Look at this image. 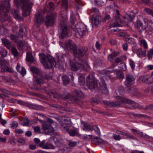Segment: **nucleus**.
Returning a JSON list of instances; mask_svg holds the SVG:
<instances>
[{
	"label": "nucleus",
	"mask_w": 153,
	"mask_h": 153,
	"mask_svg": "<svg viewBox=\"0 0 153 153\" xmlns=\"http://www.w3.org/2000/svg\"><path fill=\"white\" fill-rule=\"evenodd\" d=\"M62 119L64 121L61 125V129L68 131L71 136H74L78 135L79 132V129L74 128L71 126V122L70 118L64 117Z\"/></svg>",
	"instance_id": "nucleus-1"
},
{
	"label": "nucleus",
	"mask_w": 153,
	"mask_h": 153,
	"mask_svg": "<svg viewBox=\"0 0 153 153\" xmlns=\"http://www.w3.org/2000/svg\"><path fill=\"white\" fill-rule=\"evenodd\" d=\"M74 18L73 15H71L70 21L71 24V28L74 31L77 32L80 37H82L87 33L88 30L86 26L82 22H78L75 25Z\"/></svg>",
	"instance_id": "nucleus-2"
},
{
	"label": "nucleus",
	"mask_w": 153,
	"mask_h": 153,
	"mask_svg": "<svg viewBox=\"0 0 153 153\" xmlns=\"http://www.w3.org/2000/svg\"><path fill=\"white\" fill-rule=\"evenodd\" d=\"M15 4L18 8L23 9V15L25 16L30 15L31 5L28 0H14Z\"/></svg>",
	"instance_id": "nucleus-3"
},
{
	"label": "nucleus",
	"mask_w": 153,
	"mask_h": 153,
	"mask_svg": "<svg viewBox=\"0 0 153 153\" xmlns=\"http://www.w3.org/2000/svg\"><path fill=\"white\" fill-rule=\"evenodd\" d=\"M4 1L0 4V15L2 21H10V17L8 13L10 5V0H4Z\"/></svg>",
	"instance_id": "nucleus-4"
},
{
	"label": "nucleus",
	"mask_w": 153,
	"mask_h": 153,
	"mask_svg": "<svg viewBox=\"0 0 153 153\" xmlns=\"http://www.w3.org/2000/svg\"><path fill=\"white\" fill-rule=\"evenodd\" d=\"M65 47L68 50H73L74 54L75 57L77 58L82 57L87 50V48L86 47L84 48V49H79L78 51L75 50V44L71 40H69L66 42Z\"/></svg>",
	"instance_id": "nucleus-5"
},
{
	"label": "nucleus",
	"mask_w": 153,
	"mask_h": 153,
	"mask_svg": "<svg viewBox=\"0 0 153 153\" xmlns=\"http://www.w3.org/2000/svg\"><path fill=\"white\" fill-rule=\"evenodd\" d=\"M117 101L115 102H110V101H102V103L107 106L116 107L122 104H133L134 102L126 98L119 96L115 97Z\"/></svg>",
	"instance_id": "nucleus-6"
},
{
	"label": "nucleus",
	"mask_w": 153,
	"mask_h": 153,
	"mask_svg": "<svg viewBox=\"0 0 153 153\" xmlns=\"http://www.w3.org/2000/svg\"><path fill=\"white\" fill-rule=\"evenodd\" d=\"M66 17H62L60 22L59 27L62 29L61 36L63 38L66 36H69L71 34L69 30V27L66 22Z\"/></svg>",
	"instance_id": "nucleus-7"
},
{
	"label": "nucleus",
	"mask_w": 153,
	"mask_h": 153,
	"mask_svg": "<svg viewBox=\"0 0 153 153\" xmlns=\"http://www.w3.org/2000/svg\"><path fill=\"white\" fill-rule=\"evenodd\" d=\"M39 55L40 62L43 65L47 64V59L50 65V67H54L56 65V63L54 58L50 55L46 56L42 53H39Z\"/></svg>",
	"instance_id": "nucleus-8"
},
{
	"label": "nucleus",
	"mask_w": 153,
	"mask_h": 153,
	"mask_svg": "<svg viewBox=\"0 0 153 153\" xmlns=\"http://www.w3.org/2000/svg\"><path fill=\"white\" fill-rule=\"evenodd\" d=\"M42 130L43 132L45 134H49L51 133L54 131L53 128L52 127L51 125L49 123H53V120L50 118L48 119V121H42Z\"/></svg>",
	"instance_id": "nucleus-9"
},
{
	"label": "nucleus",
	"mask_w": 153,
	"mask_h": 153,
	"mask_svg": "<svg viewBox=\"0 0 153 153\" xmlns=\"http://www.w3.org/2000/svg\"><path fill=\"white\" fill-rule=\"evenodd\" d=\"M30 70L34 76V84L35 85L43 84L44 82L43 79L39 74L40 71L38 68H31Z\"/></svg>",
	"instance_id": "nucleus-10"
},
{
	"label": "nucleus",
	"mask_w": 153,
	"mask_h": 153,
	"mask_svg": "<svg viewBox=\"0 0 153 153\" xmlns=\"http://www.w3.org/2000/svg\"><path fill=\"white\" fill-rule=\"evenodd\" d=\"M91 13H94L92 18L91 22L93 24L97 26L102 20L101 16L99 15V10L96 8H93L91 10Z\"/></svg>",
	"instance_id": "nucleus-11"
},
{
	"label": "nucleus",
	"mask_w": 153,
	"mask_h": 153,
	"mask_svg": "<svg viewBox=\"0 0 153 153\" xmlns=\"http://www.w3.org/2000/svg\"><path fill=\"white\" fill-rule=\"evenodd\" d=\"M87 85L89 89H96L97 88V81L95 79L93 75L90 74L86 79Z\"/></svg>",
	"instance_id": "nucleus-12"
},
{
	"label": "nucleus",
	"mask_w": 153,
	"mask_h": 153,
	"mask_svg": "<svg viewBox=\"0 0 153 153\" xmlns=\"http://www.w3.org/2000/svg\"><path fill=\"white\" fill-rule=\"evenodd\" d=\"M143 21L146 25H147V31L149 34H153V22L151 20L146 18H143Z\"/></svg>",
	"instance_id": "nucleus-13"
},
{
	"label": "nucleus",
	"mask_w": 153,
	"mask_h": 153,
	"mask_svg": "<svg viewBox=\"0 0 153 153\" xmlns=\"http://www.w3.org/2000/svg\"><path fill=\"white\" fill-rule=\"evenodd\" d=\"M55 16L53 14L48 15L46 16L45 22L47 26H51L55 23Z\"/></svg>",
	"instance_id": "nucleus-14"
},
{
	"label": "nucleus",
	"mask_w": 153,
	"mask_h": 153,
	"mask_svg": "<svg viewBox=\"0 0 153 153\" xmlns=\"http://www.w3.org/2000/svg\"><path fill=\"white\" fill-rule=\"evenodd\" d=\"M138 80L140 82H144L149 84H151L153 82L152 78L147 75L140 77Z\"/></svg>",
	"instance_id": "nucleus-15"
},
{
	"label": "nucleus",
	"mask_w": 153,
	"mask_h": 153,
	"mask_svg": "<svg viewBox=\"0 0 153 153\" xmlns=\"http://www.w3.org/2000/svg\"><path fill=\"white\" fill-rule=\"evenodd\" d=\"M135 77L132 75H129L126 78L125 82V85L126 86L129 87L131 85L134 83L133 82L135 80Z\"/></svg>",
	"instance_id": "nucleus-16"
},
{
	"label": "nucleus",
	"mask_w": 153,
	"mask_h": 153,
	"mask_svg": "<svg viewBox=\"0 0 153 153\" xmlns=\"http://www.w3.org/2000/svg\"><path fill=\"white\" fill-rule=\"evenodd\" d=\"M44 19L40 13H38L36 14L34 19V22L37 27H39L41 23L43 22Z\"/></svg>",
	"instance_id": "nucleus-17"
},
{
	"label": "nucleus",
	"mask_w": 153,
	"mask_h": 153,
	"mask_svg": "<svg viewBox=\"0 0 153 153\" xmlns=\"http://www.w3.org/2000/svg\"><path fill=\"white\" fill-rule=\"evenodd\" d=\"M100 80V85L102 93L105 94H108V91L107 89L106 85L105 82L104 80L101 78Z\"/></svg>",
	"instance_id": "nucleus-18"
},
{
	"label": "nucleus",
	"mask_w": 153,
	"mask_h": 153,
	"mask_svg": "<svg viewBox=\"0 0 153 153\" xmlns=\"http://www.w3.org/2000/svg\"><path fill=\"white\" fill-rule=\"evenodd\" d=\"M143 25L141 21H137L135 26L139 31L141 32L147 28V25Z\"/></svg>",
	"instance_id": "nucleus-19"
},
{
	"label": "nucleus",
	"mask_w": 153,
	"mask_h": 153,
	"mask_svg": "<svg viewBox=\"0 0 153 153\" xmlns=\"http://www.w3.org/2000/svg\"><path fill=\"white\" fill-rule=\"evenodd\" d=\"M138 44L141 46L143 47L145 49H146L148 48L147 43L145 39L141 38H138Z\"/></svg>",
	"instance_id": "nucleus-20"
},
{
	"label": "nucleus",
	"mask_w": 153,
	"mask_h": 153,
	"mask_svg": "<svg viewBox=\"0 0 153 153\" xmlns=\"http://www.w3.org/2000/svg\"><path fill=\"white\" fill-rule=\"evenodd\" d=\"M55 8L54 4L53 2H50L46 6L44 10L45 11L50 12L53 10Z\"/></svg>",
	"instance_id": "nucleus-21"
},
{
	"label": "nucleus",
	"mask_w": 153,
	"mask_h": 153,
	"mask_svg": "<svg viewBox=\"0 0 153 153\" xmlns=\"http://www.w3.org/2000/svg\"><path fill=\"white\" fill-rule=\"evenodd\" d=\"M70 70L74 71H79L80 72L82 71L88 72L90 70V68H70Z\"/></svg>",
	"instance_id": "nucleus-22"
},
{
	"label": "nucleus",
	"mask_w": 153,
	"mask_h": 153,
	"mask_svg": "<svg viewBox=\"0 0 153 153\" xmlns=\"http://www.w3.org/2000/svg\"><path fill=\"white\" fill-rule=\"evenodd\" d=\"M80 62H79L78 64L79 66H82V67H87L88 66V64L87 62L85 60H81L79 61ZM78 64L76 63L74 64V65H72L71 67H77L79 66L77 65Z\"/></svg>",
	"instance_id": "nucleus-23"
},
{
	"label": "nucleus",
	"mask_w": 153,
	"mask_h": 153,
	"mask_svg": "<svg viewBox=\"0 0 153 153\" xmlns=\"http://www.w3.org/2000/svg\"><path fill=\"white\" fill-rule=\"evenodd\" d=\"M137 55L140 57H144L146 56V50L142 51L141 48H139L136 50Z\"/></svg>",
	"instance_id": "nucleus-24"
},
{
	"label": "nucleus",
	"mask_w": 153,
	"mask_h": 153,
	"mask_svg": "<svg viewBox=\"0 0 153 153\" xmlns=\"http://www.w3.org/2000/svg\"><path fill=\"white\" fill-rule=\"evenodd\" d=\"M118 54L119 52H113L112 54L108 56V60L111 62H114L115 57L118 56Z\"/></svg>",
	"instance_id": "nucleus-25"
},
{
	"label": "nucleus",
	"mask_w": 153,
	"mask_h": 153,
	"mask_svg": "<svg viewBox=\"0 0 153 153\" xmlns=\"http://www.w3.org/2000/svg\"><path fill=\"white\" fill-rule=\"evenodd\" d=\"M3 44L8 49L10 50L11 44L10 42L7 39L4 38L2 39Z\"/></svg>",
	"instance_id": "nucleus-26"
},
{
	"label": "nucleus",
	"mask_w": 153,
	"mask_h": 153,
	"mask_svg": "<svg viewBox=\"0 0 153 153\" xmlns=\"http://www.w3.org/2000/svg\"><path fill=\"white\" fill-rule=\"evenodd\" d=\"M66 98L67 99L70 100L71 101V102H70L71 103H72L74 102L78 103V99L77 98L75 97L71 96L70 94H68L66 96Z\"/></svg>",
	"instance_id": "nucleus-27"
},
{
	"label": "nucleus",
	"mask_w": 153,
	"mask_h": 153,
	"mask_svg": "<svg viewBox=\"0 0 153 153\" xmlns=\"http://www.w3.org/2000/svg\"><path fill=\"white\" fill-rule=\"evenodd\" d=\"M26 59L28 61H29L31 62H33L35 61V60L33 56L32 53L30 52H28L27 53Z\"/></svg>",
	"instance_id": "nucleus-28"
},
{
	"label": "nucleus",
	"mask_w": 153,
	"mask_h": 153,
	"mask_svg": "<svg viewBox=\"0 0 153 153\" xmlns=\"http://www.w3.org/2000/svg\"><path fill=\"white\" fill-rule=\"evenodd\" d=\"M81 122L83 124L84 127L83 128V130L90 131L91 130V127L89 124L87 123L82 122V121Z\"/></svg>",
	"instance_id": "nucleus-29"
},
{
	"label": "nucleus",
	"mask_w": 153,
	"mask_h": 153,
	"mask_svg": "<svg viewBox=\"0 0 153 153\" xmlns=\"http://www.w3.org/2000/svg\"><path fill=\"white\" fill-rule=\"evenodd\" d=\"M62 77L63 84L65 85H68L70 81L68 76L66 75H64L62 76Z\"/></svg>",
	"instance_id": "nucleus-30"
},
{
	"label": "nucleus",
	"mask_w": 153,
	"mask_h": 153,
	"mask_svg": "<svg viewBox=\"0 0 153 153\" xmlns=\"http://www.w3.org/2000/svg\"><path fill=\"white\" fill-rule=\"evenodd\" d=\"M106 2V0H95V4L99 6L104 5Z\"/></svg>",
	"instance_id": "nucleus-31"
},
{
	"label": "nucleus",
	"mask_w": 153,
	"mask_h": 153,
	"mask_svg": "<svg viewBox=\"0 0 153 153\" xmlns=\"http://www.w3.org/2000/svg\"><path fill=\"white\" fill-rule=\"evenodd\" d=\"M103 142V140L97 137L94 138V139L92 140V143L96 144H99Z\"/></svg>",
	"instance_id": "nucleus-32"
},
{
	"label": "nucleus",
	"mask_w": 153,
	"mask_h": 153,
	"mask_svg": "<svg viewBox=\"0 0 153 153\" xmlns=\"http://www.w3.org/2000/svg\"><path fill=\"white\" fill-rule=\"evenodd\" d=\"M74 92L76 96L80 98L83 99L84 97L85 96L81 91L79 90H76Z\"/></svg>",
	"instance_id": "nucleus-33"
},
{
	"label": "nucleus",
	"mask_w": 153,
	"mask_h": 153,
	"mask_svg": "<svg viewBox=\"0 0 153 153\" xmlns=\"http://www.w3.org/2000/svg\"><path fill=\"white\" fill-rule=\"evenodd\" d=\"M79 82L80 85H83L85 84V80L84 76L80 74L79 76Z\"/></svg>",
	"instance_id": "nucleus-34"
},
{
	"label": "nucleus",
	"mask_w": 153,
	"mask_h": 153,
	"mask_svg": "<svg viewBox=\"0 0 153 153\" xmlns=\"http://www.w3.org/2000/svg\"><path fill=\"white\" fill-rule=\"evenodd\" d=\"M16 69L22 76H24L26 74V71L24 68H16Z\"/></svg>",
	"instance_id": "nucleus-35"
},
{
	"label": "nucleus",
	"mask_w": 153,
	"mask_h": 153,
	"mask_svg": "<svg viewBox=\"0 0 153 153\" xmlns=\"http://www.w3.org/2000/svg\"><path fill=\"white\" fill-rule=\"evenodd\" d=\"M116 74L117 77L119 79H123L124 78V74L121 71H117L116 72Z\"/></svg>",
	"instance_id": "nucleus-36"
},
{
	"label": "nucleus",
	"mask_w": 153,
	"mask_h": 153,
	"mask_svg": "<svg viewBox=\"0 0 153 153\" xmlns=\"http://www.w3.org/2000/svg\"><path fill=\"white\" fill-rule=\"evenodd\" d=\"M144 11L147 14L151 15L153 17V10L150 8H146L144 9Z\"/></svg>",
	"instance_id": "nucleus-37"
},
{
	"label": "nucleus",
	"mask_w": 153,
	"mask_h": 153,
	"mask_svg": "<svg viewBox=\"0 0 153 153\" xmlns=\"http://www.w3.org/2000/svg\"><path fill=\"white\" fill-rule=\"evenodd\" d=\"M67 1L66 0H62L61 6L62 7L66 10L68 9Z\"/></svg>",
	"instance_id": "nucleus-38"
},
{
	"label": "nucleus",
	"mask_w": 153,
	"mask_h": 153,
	"mask_svg": "<svg viewBox=\"0 0 153 153\" xmlns=\"http://www.w3.org/2000/svg\"><path fill=\"white\" fill-rule=\"evenodd\" d=\"M2 72L7 71L9 72H12L13 70L11 68H0Z\"/></svg>",
	"instance_id": "nucleus-39"
},
{
	"label": "nucleus",
	"mask_w": 153,
	"mask_h": 153,
	"mask_svg": "<svg viewBox=\"0 0 153 153\" xmlns=\"http://www.w3.org/2000/svg\"><path fill=\"white\" fill-rule=\"evenodd\" d=\"M10 49L11 50L12 53L15 56H17L18 55V52L16 48L13 47H10Z\"/></svg>",
	"instance_id": "nucleus-40"
},
{
	"label": "nucleus",
	"mask_w": 153,
	"mask_h": 153,
	"mask_svg": "<svg viewBox=\"0 0 153 153\" xmlns=\"http://www.w3.org/2000/svg\"><path fill=\"white\" fill-rule=\"evenodd\" d=\"M1 66L4 67H8L9 66V62L5 59H3L1 61Z\"/></svg>",
	"instance_id": "nucleus-41"
},
{
	"label": "nucleus",
	"mask_w": 153,
	"mask_h": 153,
	"mask_svg": "<svg viewBox=\"0 0 153 153\" xmlns=\"http://www.w3.org/2000/svg\"><path fill=\"white\" fill-rule=\"evenodd\" d=\"M46 118V117L42 114H39L37 117L38 120L40 121L41 123H42V121H44L42 120V119H45Z\"/></svg>",
	"instance_id": "nucleus-42"
},
{
	"label": "nucleus",
	"mask_w": 153,
	"mask_h": 153,
	"mask_svg": "<svg viewBox=\"0 0 153 153\" xmlns=\"http://www.w3.org/2000/svg\"><path fill=\"white\" fill-rule=\"evenodd\" d=\"M29 107L35 110H40L41 109V106L37 105L31 104L29 105Z\"/></svg>",
	"instance_id": "nucleus-43"
},
{
	"label": "nucleus",
	"mask_w": 153,
	"mask_h": 153,
	"mask_svg": "<svg viewBox=\"0 0 153 153\" xmlns=\"http://www.w3.org/2000/svg\"><path fill=\"white\" fill-rule=\"evenodd\" d=\"M93 129L95 131V133L98 135H100V132L99 128L97 125H95L93 127Z\"/></svg>",
	"instance_id": "nucleus-44"
},
{
	"label": "nucleus",
	"mask_w": 153,
	"mask_h": 153,
	"mask_svg": "<svg viewBox=\"0 0 153 153\" xmlns=\"http://www.w3.org/2000/svg\"><path fill=\"white\" fill-rule=\"evenodd\" d=\"M147 55L149 59H152L153 57V49H150L148 51Z\"/></svg>",
	"instance_id": "nucleus-45"
},
{
	"label": "nucleus",
	"mask_w": 153,
	"mask_h": 153,
	"mask_svg": "<svg viewBox=\"0 0 153 153\" xmlns=\"http://www.w3.org/2000/svg\"><path fill=\"white\" fill-rule=\"evenodd\" d=\"M12 14L14 16V18L16 19H18L20 18V16L18 14V12L15 10H13L12 12Z\"/></svg>",
	"instance_id": "nucleus-46"
},
{
	"label": "nucleus",
	"mask_w": 153,
	"mask_h": 153,
	"mask_svg": "<svg viewBox=\"0 0 153 153\" xmlns=\"http://www.w3.org/2000/svg\"><path fill=\"white\" fill-rule=\"evenodd\" d=\"M113 20H112V22L110 24L109 27L110 28L117 27L120 26V25L117 22H113Z\"/></svg>",
	"instance_id": "nucleus-47"
},
{
	"label": "nucleus",
	"mask_w": 153,
	"mask_h": 153,
	"mask_svg": "<svg viewBox=\"0 0 153 153\" xmlns=\"http://www.w3.org/2000/svg\"><path fill=\"white\" fill-rule=\"evenodd\" d=\"M69 146L70 147H74L75 146L77 145V143L75 141H72L71 140H68V141Z\"/></svg>",
	"instance_id": "nucleus-48"
},
{
	"label": "nucleus",
	"mask_w": 153,
	"mask_h": 153,
	"mask_svg": "<svg viewBox=\"0 0 153 153\" xmlns=\"http://www.w3.org/2000/svg\"><path fill=\"white\" fill-rule=\"evenodd\" d=\"M18 48L19 49H22L23 46L24 44L22 41L20 40H18L17 42Z\"/></svg>",
	"instance_id": "nucleus-49"
},
{
	"label": "nucleus",
	"mask_w": 153,
	"mask_h": 153,
	"mask_svg": "<svg viewBox=\"0 0 153 153\" xmlns=\"http://www.w3.org/2000/svg\"><path fill=\"white\" fill-rule=\"evenodd\" d=\"M53 140L54 141L56 145H57V144L60 140V138L58 134L56 135L55 137H54Z\"/></svg>",
	"instance_id": "nucleus-50"
},
{
	"label": "nucleus",
	"mask_w": 153,
	"mask_h": 153,
	"mask_svg": "<svg viewBox=\"0 0 153 153\" xmlns=\"http://www.w3.org/2000/svg\"><path fill=\"white\" fill-rule=\"evenodd\" d=\"M22 121L24 123V125L25 126H29L30 125L29 121L28 119L26 118H23Z\"/></svg>",
	"instance_id": "nucleus-51"
},
{
	"label": "nucleus",
	"mask_w": 153,
	"mask_h": 153,
	"mask_svg": "<svg viewBox=\"0 0 153 153\" xmlns=\"http://www.w3.org/2000/svg\"><path fill=\"white\" fill-rule=\"evenodd\" d=\"M113 138L116 140H120L121 139L120 135H117L116 134H113Z\"/></svg>",
	"instance_id": "nucleus-52"
},
{
	"label": "nucleus",
	"mask_w": 153,
	"mask_h": 153,
	"mask_svg": "<svg viewBox=\"0 0 153 153\" xmlns=\"http://www.w3.org/2000/svg\"><path fill=\"white\" fill-rule=\"evenodd\" d=\"M10 39L16 42L18 40V37L14 35H11L10 36Z\"/></svg>",
	"instance_id": "nucleus-53"
},
{
	"label": "nucleus",
	"mask_w": 153,
	"mask_h": 153,
	"mask_svg": "<svg viewBox=\"0 0 153 153\" xmlns=\"http://www.w3.org/2000/svg\"><path fill=\"white\" fill-rule=\"evenodd\" d=\"M124 136L126 137L125 138L126 139L132 140L134 139V136L126 133H125Z\"/></svg>",
	"instance_id": "nucleus-54"
},
{
	"label": "nucleus",
	"mask_w": 153,
	"mask_h": 153,
	"mask_svg": "<svg viewBox=\"0 0 153 153\" xmlns=\"http://www.w3.org/2000/svg\"><path fill=\"white\" fill-rule=\"evenodd\" d=\"M75 4L77 7H78L79 6H82V1L81 0H75Z\"/></svg>",
	"instance_id": "nucleus-55"
},
{
	"label": "nucleus",
	"mask_w": 153,
	"mask_h": 153,
	"mask_svg": "<svg viewBox=\"0 0 153 153\" xmlns=\"http://www.w3.org/2000/svg\"><path fill=\"white\" fill-rule=\"evenodd\" d=\"M18 126V123L16 121H14L11 124V127L13 128H14L17 127Z\"/></svg>",
	"instance_id": "nucleus-56"
},
{
	"label": "nucleus",
	"mask_w": 153,
	"mask_h": 153,
	"mask_svg": "<svg viewBox=\"0 0 153 153\" xmlns=\"http://www.w3.org/2000/svg\"><path fill=\"white\" fill-rule=\"evenodd\" d=\"M111 17L109 15H106L104 19L102 20L103 22H108L110 19Z\"/></svg>",
	"instance_id": "nucleus-57"
},
{
	"label": "nucleus",
	"mask_w": 153,
	"mask_h": 153,
	"mask_svg": "<svg viewBox=\"0 0 153 153\" xmlns=\"http://www.w3.org/2000/svg\"><path fill=\"white\" fill-rule=\"evenodd\" d=\"M7 54V51L4 50H3L1 51L0 54L2 57L5 56Z\"/></svg>",
	"instance_id": "nucleus-58"
},
{
	"label": "nucleus",
	"mask_w": 153,
	"mask_h": 153,
	"mask_svg": "<svg viewBox=\"0 0 153 153\" xmlns=\"http://www.w3.org/2000/svg\"><path fill=\"white\" fill-rule=\"evenodd\" d=\"M14 132L17 134H22L23 133V131L22 129L17 128L15 129Z\"/></svg>",
	"instance_id": "nucleus-59"
},
{
	"label": "nucleus",
	"mask_w": 153,
	"mask_h": 153,
	"mask_svg": "<svg viewBox=\"0 0 153 153\" xmlns=\"http://www.w3.org/2000/svg\"><path fill=\"white\" fill-rule=\"evenodd\" d=\"M122 61V59L120 57H117L116 58L115 60H114V62H115L116 63H119L121 62Z\"/></svg>",
	"instance_id": "nucleus-60"
},
{
	"label": "nucleus",
	"mask_w": 153,
	"mask_h": 153,
	"mask_svg": "<svg viewBox=\"0 0 153 153\" xmlns=\"http://www.w3.org/2000/svg\"><path fill=\"white\" fill-rule=\"evenodd\" d=\"M127 42L129 43L130 44H134V45L136 46L137 45V44L136 43H134L133 39H132L129 38L127 40Z\"/></svg>",
	"instance_id": "nucleus-61"
},
{
	"label": "nucleus",
	"mask_w": 153,
	"mask_h": 153,
	"mask_svg": "<svg viewBox=\"0 0 153 153\" xmlns=\"http://www.w3.org/2000/svg\"><path fill=\"white\" fill-rule=\"evenodd\" d=\"M92 136L91 135H85L83 137V138L85 140H88L92 138Z\"/></svg>",
	"instance_id": "nucleus-62"
},
{
	"label": "nucleus",
	"mask_w": 153,
	"mask_h": 153,
	"mask_svg": "<svg viewBox=\"0 0 153 153\" xmlns=\"http://www.w3.org/2000/svg\"><path fill=\"white\" fill-rule=\"evenodd\" d=\"M145 109L148 110L153 109V104H150L149 105L146 106L145 108Z\"/></svg>",
	"instance_id": "nucleus-63"
},
{
	"label": "nucleus",
	"mask_w": 153,
	"mask_h": 153,
	"mask_svg": "<svg viewBox=\"0 0 153 153\" xmlns=\"http://www.w3.org/2000/svg\"><path fill=\"white\" fill-rule=\"evenodd\" d=\"M95 47L97 49L99 50L101 47V45L98 42H97L95 44Z\"/></svg>",
	"instance_id": "nucleus-64"
}]
</instances>
